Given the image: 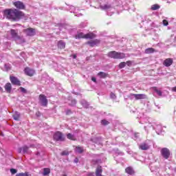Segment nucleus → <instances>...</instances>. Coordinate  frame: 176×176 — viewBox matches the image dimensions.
<instances>
[{"label": "nucleus", "mask_w": 176, "mask_h": 176, "mask_svg": "<svg viewBox=\"0 0 176 176\" xmlns=\"http://www.w3.org/2000/svg\"><path fill=\"white\" fill-rule=\"evenodd\" d=\"M54 141H65V136H64V134L60 132V131H56L54 134Z\"/></svg>", "instance_id": "20e7f679"}, {"label": "nucleus", "mask_w": 176, "mask_h": 176, "mask_svg": "<svg viewBox=\"0 0 176 176\" xmlns=\"http://www.w3.org/2000/svg\"><path fill=\"white\" fill-rule=\"evenodd\" d=\"M71 113H72V111H71V109H67L66 111V115H71Z\"/></svg>", "instance_id": "58836bf2"}, {"label": "nucleus", "mask_w": 176, "mask_h": 176, "mask_svg": "<svg viewBox=\"0 0 176 176\" xmlns=\"http://www.w3.org/2000/svg\"><path fill=\"white\" fill-rule=\"evenodd\" d=\"M173 63H174L173 58H168L164 60L163 65H164V67H171V65H173Z\"/></svg>", "instance_id": "ddd939ff"}, {"label": "nucleus", "mask_w": 176, "mask_h": 176, "mask_svg": "<svg viewBox=\"0 0 176 176\" xmlns=\"http://www.w3.org/2000/svg\"><path fill=\"white\" fill-rule=\"evenodd\" d=\"M110 97L111 98H112L113 100H116V94H115L113 92H111L110 94Z\"/></svg>", "instance_id": "72a5a7b5"}, {"label": "nucleus", "mask_w": 176, "mask_h": 176, "mask_svg": "<svg viewBox=\"0 0 176 176\" xmlns=\"http://www.w3.org/2000/svg\"><path fill=\"white\" fill-rule=\"evenodd\" d=\"M73 58H74V59L76 58V54L73 55Z\"/></svg>", "instance_id": "49530a36"}, {"label": "nucleus", "mask_w": 176, "mask_h": 176, "mask_svg": "<svg viewBox=\"0 0 176 176\" xmlns=\"http://www.w3.org/2000/svg\"><path fill=\"white\" fill-rule=\"evenodd\" d=\"M0 90H3V89H2V87H0Z\"/></svg>", "instance_id": "09e8293b"}, {"label": "nucleus", "mask_w": 176, "mask_h": 176, "mask_svg": "<svg viewBox=\"0 0 176 176\" xmlns=\"http://www.w3.org/2000/svg\"><path fill=\"white\" fill-rule=\"evenodd\" d=\"M61 156H68V155H69V153H68V151H64L61 153Z\"/></svg>", "instance_id": "f704fd0d"}, {"label": "nucleus", "mask_w": 176, "mask_h": 176, "mask_svg": "<svg viewBox=\"0 0 176 176\" xmlns=\"http://www.w3.org/2000/svg\"><path fill=\"white\" fill-rule=\"evenodd\" d=\"M156 50L154 48H147L145 50L146 54H151L152 53H155Z\"/></svg>", "instance_id": "4be33fe9"}, {"label": "nucleus", "mask_w": 176, "mask_h": 176, "mask_svg": "<svg viewBox=\"0 0 176 176\" xmlns=\"http://www.w3.org/2000/svg\"><path fill=\"white\" fill-rule=\"evenodd\" d=\"M38 102L42 107H47V104L49 103L46 96L42 94L38 96Z\"/></svg>", "instance_id": "7ed1b4c3"}, {"label": "nucleus", "mask_w": 176, "mask_h": 176, "mask_svg": "<svg viewBox=\"0 0 176 176\" xmlns=\"http://www.w3.org/2000/svg\"><path fill=\"white\" fill-rule=\"evenodd\" d=\"M126 64V65H128V67H131L132 63L131 60H128L125 63Z\"/></svg>", "instance_id": "ea45409f"}, {"label": "nucleus", "mask_w": 176, "mask_h": 176, "mask_svg": "<svg viewBox=\"0 0 176 176\" xmlns=\"http://www.w3.org/2000/svg\"><path fill=\"white\" fill-rule=\"evenodd\" d=\"M157 94L160 96H162V91L160 90H158L156 91Z\"/></svg>", "instance_id": "79ce46f5"}, {"label": "nucleus", "mask_w": 176, "mask_h": 176, "mask_svg": "<svg viewBox=\"0 0 176 176\" xmlns=\"http://www.w3.org/2000/svg\"><path fill=\"white\" fill-rule=\"evenodd\" d=\"M49 174H50V168H45L43 169V175L46 176V175H49Z\"/></svg>", "instance_id": "393cba45"}, {"label": "nucleus", "mask_w": 176, "mask_h": 176, "mask_svg": "<svg viewBox=\"0 0 176 176\" xmlns=\"http://www.w3.org/2000/svg\"><path fill=\"white\" fill-rule=\"evenodd\" d=\"M10 173L12 175H14V174H16L17 173V170L14 168H11L10 169Z\"/></svg>", "instance_id": "e433bc0d"}, {"label": "nucleus", "mask_w": 176, "mask_h": 176, "mask_svg": "<svg viewBox=\"0 0 176 176\" xmlns=\"http://www.w3.org/2000/svg\"><path fill=\"white\" fill-rule=\"evenodd\" d=\"M120 69H122V68H124L126 67V62H121L118 65Z\"/></svg>", "instance_id": "2f4dec72"}, {"label": "nucleus", "mask_w": 176, "mask_h": 176, "mask_svg": "<svg viewBox=\"0 0 176 176\" xmlns=\"http://www.w3.org/2000/svg\"><path fill=\"white\" fill-rule=\"evenodd\" d=\"M96 176H102V166L98 165L95 171Z\"/></svg>", "instance_id": "2eb2a0df"}, {"label": "nucleus", "mask_w": 176, "mask_h": 176, "mask_svg": "<svg viewBox=\"0 0 176 176\" xmlns=\"http://www.w3.org/2000/svg\"><path fill=\"white\" fill-rule=\"evenodd\" d=\"M16 176H31V174H30V172H25V173H16Z\"/></svg>", "instance_id": "a878e982"}, {"label": "nucleus", "mask_w": 176, "mask_h": 176, "mask_svg": "<svg viewBox=\"0 0 176 176\" xmlns=\"http://www.w3.org/2000/svg\"><path fill=\"white\" fill-rule=\"evenodd\" d=\"M98 76H99L100 79H105V78H108V76H109V74L104 72H100L99 73H98Z\"/></svg>", "instance_id": "6ab92c4d"}, {"label": "nucleus", "mask_w": 176, "mask_h": 176, "mask_svg": "<svg viewBox=\"0 0 176 176\" xmlns=\"http://www.w3.org/2000/svg\"><path fill=\"white\" fill-rule=\"evenodd\" d=\"M101 43V40L100 39H94L89 41L86 43L87 45H89L90 47H94L95 46H98Z\"/></svg>", "instance_id": "1a4fd4ad"}, {"label": "nucleus", "mask_w": 176, "mask_h": 176, "mask_svg": "<svg viewBox=\"0 0 176 176\" xmlns=\"http://www.w3.org/2000/svg\"><path fill=\"white\" fill-rule=\"evenodd\" d=\"M101 9H103V10H107L108 9H111V5L105 4L104 6H100Z\"/></svg>", "instance_id": "bb28decb"}, {"label": "nucleus", "mask_w": 176, "mask_h": 176, "mask_svg": "<svg viewBox=\"0 0 176 176\" xmlns=\"http://www.w3.org/2000/svg\"><path fill=\"white\" fill-rule=\"evenodd\" d=\"M27 36H34L36 34L35 29L32 28H28L23 30Z\"/></svg>", "instance_id": "0eeeda50"}, {"label": "nucleus", "mask_w": 176, "mask_h": 176, "mask_svg": "<svg viewBox=\"0 0 176 176\" xmlns=\"http://www.w3.org/2000/svg\"><path fill=\"white\" fill-rule=\"evenodd\" d=\"M67 138L71 141H76V138H75V135H72V133H68L67 135Z\"/></svg>", "instance_id": "5701e85b"}, {"label": "nucleus", "mask_w": 176, "mask_h": 176, "mask_svg": "<svg viewBox=\"0 0 176 176\" xmlns=\"http://www.w3.org/2000/svg\"><path fill=\"white\" fill-rule=\"evenodd\" d=\"M64 176H67V175H65Z\"/></svg>", "instance_id": "8fccbe9b"}, {"label": "nucleus", "mask_w": 176, "mask_h": 176, "mask_svg": "<svg viewBox=\"0 0 176 176\" xmlns=\"http://www.w3.org/2000/svg\"><path fill=\"white\" fill-rule=\"evenodd\" d=\"M162 23H163L164 25H165V26L168 25V21H167V20H166V19H164Z\"/></svg>", "instance_id": "4c0bfd02"}, {"label": "nucleus", "mask_w": 176, "mask_h": 176, "mask_svg": "<svg viewBox=\"0 0 176 176\" xmlns=\"http://www.w3.org/2000/svg\"><path fill=\"white\" fill-rule=\"evenodd\" d=\"M92 164H94V166H96V164H100L101 163H102V161H101V160L98 159V160H92L91 161Z\"/></svg>", "instance_id": "b1692460"}, {"label": "nucleus", "mask_w": 176, "mask_h": 176, "mask_svg": "<svg viewBox=\"0 0 176 176\" xmlns=\"http://www.w3.org/2000/svg\"><path fill=\"white\" fill-rule=\"evenodd\" d=\"M91 80L94 82L95 83L97 82V79H96V77H92Z\"/></svg>", "instance_id": "c03bdc74"}, {"label": "nucleus", "mask_w": 176, "mask_h": 176, "mask_svg": "<svg viewBox=\"0 0 176 176\" xmlns=\"http://www.w3.org/2000/svg\"><path fill=\"white\" fill-rule=\"evenodd\" d=\"M161 155L164 159H168L170 157V150L167 148H163L161 149Z\"/></svg>", "instance_id": "9d476101"}, {"label": "nucleus", "mask_w": 176, "mask_h": 176, "mask_svg": "<svg viewBox=\"0 0 176 176\" xmlns=\"http://www.w3.org/2000/svg\"><path fill=\"white\" fill-rule=\"evenodd\" d=\"M153 90H154V91L156 93L159 89H157V87H153Z\"/></svg>", "instance_id": "a18cd8bd"}, {"label": "nucleus", "mask_w": 176, "mask_h": 176, "mask_svg": "<svg viewBox=\"0 0 176 176\" xmlns=\"http://www.w3.org/2000/svg\"><path fill=\"white\" fill-rule=\"evenodd\" d=\"M3 14L8 20L16 21V20H21L25 17V14L23 11H20L16 8H10L3 10Z\"/></svg>", "instance_id": "f257e3e1"}, {"label": "nucleus", "mask_w": 176, "mask_h": 176, "mask_svg": "<svg viewBox=\"0 0 176 176\" xmlns=\"http://www.w3.org/2000/svg\"><path fill=\"white\" fill-rule=\"evenodd\" d=\"M72 105H76V100H72Z\"/></svg>", "instance_id": "37998d69"}, {"label": "nucleus", "mask_w": 176, "mask_h": 176, "mask_svg": "<svg viewBox=\"0 0 176 176\" xmlns=\"http://www.w3.org/2000/svg\"><path fill=\"white\" fill-rule=\"evenodd\" d=\"M13 118L14 120H20V115L18 113H16L14 116Z\"/></svg>", "instance_id": "473e14b6"}, {"label": "nucleus", "mask_w": 176, "mask_h": 176, "mask_svg": "<svg viewBox=\"0 0 176 176\" xmlns=\"http://www.w3.org/2000/svg\"><path fill=\"white\" fill-rule=\"evenodd\" d=\"M97 38V34L90 32L85 34V39H94Z\"/></svg>", "instance_id": "dca6fc26"}, {"label": "nucleus", "mask_w": 176, "mask_h": 176, "mask_svg": "<svg viewBox=\"0 0 176 176\" xmlns=\"http://www.w3.org/2000/svg\"><path fill=\"white\" fill-rule=\"evenodd\" d=\"M19 89L21 93H24L25 94H27V89H25L24 87H21Z\"/></svg>", "instance_id": "c9c22d12"}, {"label": "nucleus", "mask_w": 176, "mask_h": 176, "mask_svg": "<svg viewBox=\"0 0 176 176\" xmlns=\"http://www.w3.org/2000/svg\"><path fill=\"white\" fill-rule=\"evenodd\" d=\"M125 173H126V174H129V175H134V174H135V171L131 166L126 167L125 168Z\"/></svg>", "instance_id": "4468645a"}, {"label": "nucleus", "mask_w": 176, "mask_h": 176, "mask_svg": "<svg viewBox=\"0 0 176 176\" xmlns=\"http://www.w3.org/2000/svg\"><path fill=\"white\" fill-rule=\"evenodd\" d=\"M4 89L7 93H11L12 92V84L10 82H7L4 86Z\"/></svg>", "instance_id": "a211bd4d"}, {"label": "nucleus", "mask_w": 176, "mask_h": 176, "mask_svg": "<svg viewBox=\"0 0 176 176\" xmlns=\"http://www.w3.org/2000/svg\"><path fill=\"white\" fill-rule=\"evenodd\" d=\"M10 34L11 36L14 39L21 40L20 43H25V39L21 38V37L19 36V33H17V31L12 29L10 30Z\"/></svg>", "instance_id": "39448f33"}, {"label": "nucleus", "mask_w": 176, "mask_h": 176, "mask_svg": "<svg viewBox=\"0 0 176 176\" xmlns=\"http://www.w3.org/2000/svg\"><path fill=\"white\" fill-rule=\"evenodd\" d=\"M158 9H160V6L158 4H154L151 6V10H157Z\"/></svg>", "instance_id": "cd10ccee"}, {"label": "nucleus", "mask_w": 176, "mask_h": 176, "mask_svg": "<svg viewBox=\"0 0 176 176\" xmlns=\"http://www.w3.org/2000/svg\"><path fill=\"white\" fill-rule=\"evenodd\" d=\"M86 34H84L83 32L78 33L75 38L76 39H86Z\"/></svg>", "instance_id": "412c9836"}, {"label": "nucleus", "mask_w": 176, "mask_h": 176, "mask_svg": "<svg viewBox=\"0 0 176 176\" xmlns=\"http://www.w3.org/2000/svg\"><path fill=\"white\" fill-rule=\"evenodd\" d=\"M87 176H94V172H89L87 174Z\"/></svg>", "instance_id": "a19ab883"}, {"label": "nucleus", "mask_w": 176, "mask_h": 176, "mask_svg": "<svg viewBox=\"0 0 176 176\" xmlns=\"http://www.w3.org/2000/svg\"><path fill=\"white\" fill-rule=\"evenodd\" d=\"M76 151L78 152V153H82L83 152V148L78 146L76 147Z\"/></svg>", "instance_id": "c756f323"}, {"label": "nucleus", "mask_w": 176, "mask_h": 176, "mask_svg": "<svg viewBox=\"0 0 176 176\" xmlns=\"http://www.w3.org/2000/svg\"><path fill=\"white\" fill-rule=\"evenodd\" d=\"M24 72L28 76H34L35 75V70L30 67H25Z\"/></svg>", "instance_id": "f8f14e48"}, {"label": "nucleus", "mask_w": 176, "mask_h": 176, "mask_svg": "<svg viewBox=\"0 0 176 176\" xmlns=\"http://www.w3.org/2000/svg\"><path fill=\"white\" fill-rule=\"evenodd\" d=\"M107 56L110 58H113L114 60H123V58H126V54L123 52H118L116 51H111L108 52Z\"/></svg>", "instance_id": "f03ea898"}, {"label": "nucleus", "mask_w": 176, "mask_h": 176, "mask_svg": "<svg viewBox=\"0 0 176 176\" xmlns=\"http://www.w3.org/2000/svg\"><path fill=\"white\" fill-rule=\"evenodd\" d=\"M130 96H133L135 100H146L148 98V96L144 94H130Z\"/></svg>", "instance_id": "423d86ee"}, {"label": "nucleus", "mask_w": 176, "mask_h": 176, "mask_svg": "<svg viewBox=\"0 0 176 176\" xmlns=\"http://www.w3.org/2000/svg\"><path fill=\"white\" fill-rule=\"evenodd\" d=\"M13 5L14 6H15V8H16V9H19L21 10H24V9H25V6L24 5V3L20 1L14 2Z\"/></svg>", "instance_id": "9b49d317"}, {"label": "nucleus", "mask_w": 176, "mask_h": 176, "mask_svg": "<svg viewBox=\"0 0 176 176\" xmlns=\"http://www.w3.org/2000/svg\"><path fill=\"white\" fill-rule=\"evenodd\" d=\"M10 80L12 85L15 86H21V81H20V80H19V78L14 76H10Z\"/></svg>", "instance_id": "6e6552de"}, {"label": "nucleus", "mask_w": 176, "mask_h": 176, "mask_svg": "<svg viewBox=\"0 0 176 176\" xmlns=\"http://www.w3.org/2000/svg\"><path fill=\"white\" fill-rule=\"evenodd\" d=\"M75 162L78 163V159H76Z\"/></svg>", "instance_id": "de8ad7c7"}, {"label": "nucleus", "mask_w": 176, "mask_h": 176, "mask_svg": "<svg viewBox=\"0 0 176 176\" xmlns=\"http://www.w3.org/2000/svg\"><path fill=\"white\" fill-rule=\"evenodd\" d=\"M28 146H24L22 148H20V152H21V151H23V153H27V152H28Z\"/></svg>", "instance_id": "c85d7f7f"}, {"label": "nucleus", "mask_w": 176, "mask_h": 176, "mask_svg": "<svg viewBox=\"0 0 176 176\" xmlns=\"http://www.w3.org/2000/svg\"><path fill=\"white\" fill-rule=\"evenodd\" d=\"M101 124L103 126H108V124H109V121H107V120H102Z\"/></svg>", "instance_id": "7c9ffc66"}, {"label": "nucleus", "mask_w": 176, "mask_h": 176, "mask_svg": "<svg viewBox=\"0 0 176 176\" xmlns=\"http://www.w3.org/2000/svg\"><path fill=\"white\" fill-rule=\"evenodd\" d=\"M139 148L142 151H148V149H149V145H148L146 143H142L139 146Z\"/></svg>", "instance_id": "aec40b11"}, {"label": "nucleus", "mask_w": 176, "mask_h": 176, "mask_svg": "<svg viewBox=\"0 0 176 176\" xmlns=\"http://www.w3.org/2000/svg\"><path fill=\"white\" fill-rule=\"evenodd\" d=\"M57 47L58 49H60V50L65 49V42H64L63 40L58 41L57 43Z\"/></svg>", "instance_id": "f3484780"}]
</instances>
